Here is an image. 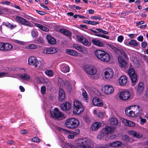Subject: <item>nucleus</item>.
<instances>
[{
  "instance_id": "obj_1",
  "label": "nucleus",
  "mask_w": 148,
  "mask_h": 148,
  "mask_svg": "<svg viewBox=\"0 0 148 148\" xmlns=\"http://www.w3.org/2000/svg\"><path fill=\"white\" fill-rule=\"evenodd\" d=\"M79 124V121L75 118H70L66 121L65 125L68 128L74 129L77 127Z\"/></svg>"
},
{
  "instance_id": "obj_2",
  "label": "nucleus",
  "mask_w": 148,
  "mask_h": 148,
  "mask_svg": "<svg viewBox=\"0 0 148 148\" xmlns=\"http://www.w3.org/2000/svg\"><path fill=\"white\" fill-rule=\"evenodd\" d=\"M91 143L90 140L87 138H84L79 141L76 144L77 148H90Z\"/></svg>"
},
{
  "instance_id": "obj_3",
  "label": "nucleus",
  "mask_w": 148,
  "mask_h": 148,
  "mask_svg": "<svg viewBox=\"0 0 148 148\" xmlns=\"http://www.w3.org/2000/svg\"><path fill=\"white\" fill-rule=\"evenodd\" d=\"M51 114L53 118L58 120H62L65 118L63 116L64 114L57 108H55L53 111L51 112Z\"/></svg>"
},
{
  "instance_id": "obj_4",
  "label": "nucleus",
  "mask_w": 148,
  "mask_h": 148,
  "mask_svg": "<svg viewBox=\"0 0 148 148\" xmlns=\"http://www.w3.org/2000/svg\"><path fill=\"white\" fill-rule=\"evenodd\" d=\"M73 107L74 110L73 112L75 114L80 113L84 110L82 103L77 100H75L74 101Z\"/></svg>"
},
{
  "instance_id": "obj_5",
  "label": "nucleus",
  "mask_w": 148,
  "mask_h": 148,
  "mask_svg": "<svg viewBox=\"0 0 148 148\" xmlns=\"http://www.w3.org/2000/svg\"><path fill=\"white\" fill-rule=\"evenodd\" d=\"M137 110H136V111H133L132 110H131L129 108H126L125 110V112L126 114L130 116V117H134L135 116L136 114L137 115H140V114L139 109L138 108L139 107L138 106H137L136 107Z\"/></svg>"
},
{
  "instance_id": "obj_6",
  "label": "nucleus",
  "mask_w": 148,
  "mask_h": 148,
  "mask_svg": "<svg viewBox=\"0 0 148 148\" xmlns=\"http://www.w3.org/2000/svg\"><path fill=\"white\" fill-rule=\"evenodd\" d=\"M102 90L105 94L109 95L113 92L114 89L112 86L107 85L103 87Z\"/></svg>"
},
{
  "instance_id": "obj_7",
  "label": "nucleus",
  "mask_w": 148,
  "mask_h": 148,
  "mask_svg": "<svg viewBox=\"0 0 148 148\" xmlns=\"http://www.w3.org/2000/svg\"><path fill=\"white\" fill-rule=\"evenodd\" d=\"M114 72L112 69L110 68H108L104 72L105 79L110 80L113 77Z\"/></svg>"
},
{
  "instance_id": "obj_8",
  "label": "nucleus",
  "mask_w": 148,
  "mask_h": 148,
  "mask_svg": "<svg viewBox=\"0 0 148 148\" xmlns=\"http://www.w3.org/2000/svg\"><path fill=\"white\" fill-rule=\"evenodd\" d=\"M16 19L23 25L29 27L31 26V24L28 21L20 16H16Z\"/></svg>"
},
{
  "instance_id": "obj_9",
  "label": "nucleus",
  "mask_w": 148,
  "mask_h": 148,
  "mask_svg": "<svg viewBox=\"0 0 148 148\" xmlns=\"http://www.w3.org/2000/svg\"><path fill=\"white\" fill-rule=\"evenodd\" d=\"M130 96V93L127 91L122 92H120L119 95V97L122 100H126L129 98Z\"/></svg>"
},
{
  "instance_id": "obj_10",
  "label": "nucleus",
  "mask_w": 148,
  "mask_h": 148,
  "mask_svg": "<svg viewBox=\"0 0 148 148\" xmlns=\"http://www.w3.org/2000/svg\"><path fill=\"white\" fill-rule=\"evenodd\" d=\"M84 70L88 74L91 75H93L95 74L97 72L96 69L94 67H89L88 68H86Z\"/></svg>"
},
{
  "instance_id": "obj_11",
  "label": "nucleus",
  "mask_w": 148,
  "mask_h": 148,
  "mask_svg": "<svg viewBox=\"0 0 148 148\" xmlns=\"http://www.w3.org/2000/svg\"><path fill=\"white\" fill-rule=\"evenodd\" d=\"M92 102L93 104L96 106L101 107L103 105L101 100L97 97H95L93 99Z\"/></svg>"
},
{
  "instance_id": "obj_12",
  "label": "nucleus",
  "mask_w": 148,
  "mask_h": 148,
  "mask_svg": "<svg viewBox=\"0 0 148 148\" xmlns=\"http://www.w3.org/2000/svg\"><path fill=\"white\" fill-rule=\"evenodd\" d=\"M77 38L79 41L81 42L85 46H90L88 40L84 37L81 36H77Z\"/></svg>"
},
{
  "instance_id": "obj_13",
  "label": "nucleus",
  "mask_w": 148,
  "mask_h": 148,
  "mask_svg": "<svg viewBox=\"0 0 148 148\" xmlns=\"http://www.w3.org/2000/svg\"><path fill=\"white\" fill-rule=\"evenodd\" d=\"M118 60L120 66L121 67L125 68L127 64V62L120 56H118Z\"/></svg>"
},
{
  "instance_id": "obj_14",
  "label": "nucleus",
  "mask_w": 148,
  "mask_h": 148,
  "mask_svg": "<svg viewBox=\"0 0 148 148\" xmlns=\"http://www.w3.org/2000/svg\"><path fill=\"white\" fill-rule=\"evenodd\" d=\"M60 107L61 110L63 111L68 110L71 108V104L68 102H66L61 104Z\"/></svg>"
},
{
  "instance_id": "obj_15",
  "label": "nucleus",
  "mask_w": 148,
  "mask_h": 148,
  "mask_svg": "<svg viewBox=\"0 0 148 148\" xmlns=\"http://www.w3.org/2000/svg\"><path fill=\"white\" fill-rule=\"evenodd\" d=\"M136 90L139 93H141L144 90V84L142 82L139 83L136 86Z\"/></svg>"
},
{
  "instance_id": "obj_16",
  "label": "nucleus",
  "mask_w": 148,
  "mask_h": 148,
  "mask_svg": "<svg viewBox=\"0 0 148 148\" xmlns=\"http://www.w3.org/2000/svg\"><path fill=\"white\" fill-rule=\"evenodd\" d=\"M127 77L125 76H121L119 79V83L121 86H124L127 83Z\"/></svg>"
},
{
  "instance_id": "obj_17",
  "label": "nucleus",
  "mask_w": 148,
  "mask_h": 148,
  "mask_svg": "<svg viewBox=\"0 0 148 148\" xmlns=\"http://www.w3.org/2000/svg\"><path fill=\"white\" fill-rule=\"evenodd\" d=\"M105 52V51L102 50H97L95 51L94 53L97 58L100 60Z\"/></svg>"
},
{
  "instance_id": "obj_18",
  "label": "nucleus",
  "mask_w": 148,
  "mask_h": 148,
  "mask_svg": "<svg viewBox=\"0 0 148 148\" xmlns=\"http://www.w3.org/2000/svg\"><path fill=\"white\" fill-rule=\"evenodd\" d=\"M105 53L100 60L104 62H108L110 60V55L109 53L106 51Z\"/></svg>"
},
{
  "instance_id": "obj_19",
  "label": "nucleus",
  "mask_w": 148,
  "mask_h": 148,
  "mask_svg": "<svg viewBox=\"0 0 148 148\" xmlns=\"http://www.w3.org/2000/svg\"><path fill=\"white\" fill-rule=\"evenodd\" d=\"M58 49L55 48H48L45 50L44 52L47 54H53L56 53Z\"/></svg>"
},
{
  "instance_id": "obj_20",
  "label": "nucleus",
  "mask_w": 148,
  "mask_h": 148,
  "mask_svg": "<svg viewBox=\"0 0 148 148\" xmlns=\"http://www.w3.org/2000/svg\"><path fill=\"white\" fill-rule=\"evenodd\" d=\"M37 59L36 57L34 56L31 57L28 59V64L32 65L35 66L37 62Z\"/></svg>"
},
{
  "instance_id": "obj_21",
  "label": "nucleus",
  "mask_w": 148,
  "mask_h": 148,
  "mask_svg": "<svg viewBox=\"0 0 148 148\" xmlns=\"http://www.w3.org/2000/svg\"><path fill=\"white\" fill-rule=\"evenodd\" d=\"M46 38L49 44L55 45L56 43V39L50 35H47Z\"/></svg>"
},
{
  "instance_id": "obj_22",
  "label": "nucleus",
  "mask_w": 148,
  "mask_h": 148,
  "mask_svg": "<svg viewBox=\"0 0 148 148\" xmlns=\"http://www.w3.org/2000/svg\"><path fill=\"white\" fill-rule=\"evenodd\" d=\"M101 123L96 122L93 123L91 126V130L95 131L98 130L101 125Z\"/></svg>"
},
{
  "instance_id": "obj_23",
  "label": "nucleus",
  "mask_w": 148,
  "mask_h": 148,
  "mask_svg": "<svg viewBox=\"0 0 148 148\" xmlns=\"http://www.w3.org/2000/svg\"><path fill=\"white\" fill-rule=\"evenodd\" d=\"M59 100L60 101H63L65 97V94L63 90L60 88L59 91Z\"/></svg>"
},
{
  "instance_id": "obj_24",
  "label": "nucleus",
  "mask_w": 148,
  "mask_h": 148,
  "mask_svg": "<svg viewBox=\"0 0 148 148\" xmlns=\"http://www.w3.org/2000/svg\"><path fill=\"white\" fill-rule=\"evenodd\" d=\"M114 128L112 126H109L105 127L104 129H103L104 131H105L106 134H109L112 133L114 130Z\"/></svg>"
},
{
  "instance_id": "obj_25",
  "label": "nucleus",
  "mask_w": 148,
  "mask_h": 148,
  "mask_svg": "<svg viewBox=\"0 0 148 148\" xmlns=\"http://www.w3.org/2000/svg\"><path fill=\"white\" fill-rule=\"evenodd\" d=\"M122 145V143L119 141H116L110 143V146L112 147H118Z\"/></svg>"
},
{
  "instance_id": "obj_26",
  "label": "nucleus",
  "mask_w": 148,
  "mask_h": 148,
  "mask_svg": "<svg viewBox=\"0 0 148 148\" xmlns=\"http://www.w3.org/2000/svg\"><path fill=\"white\" fill-rule=\"evenodd\" d=\"M92 42L94 45L98 47H102L103 45V43L95 39H92Z\"/></svg>"
},
{
  "instance_id": "obj_27",
  "label": "nucleus",
  "mask_w": 148,
  "mask_h": 148,
  "mask_svg": "<svg viewBox=\"0 0 148 148\" xmlns=\"http://www.w3.org/2000/svg\"><path fill=\"white\" fill-rule=\"evenodd\" d=\"M122 121L124 123H125V125L129 127H133L135 125V123L125 119H123Z\"/></svg>"
},
{
  "instance_id": "obj_28",
  "label": "nucleus",
  "mask_w": 148,
  "mask_h": 148,
  "mask_svg": "<svg viewBox=\"0 0 148 148\" xmlns=\"http://www.w3.org/2000/svg\"><path fill=\"white\" fill-rule=\"evenodd\" d=\"M105 132V131H104L103 129L101 131L100 133L97 136V138L100 140L103 139V138H106V136L107 134Z\"/></svg>"
},
{
  "instance_id": "obj_29",
  "label": "nucleus",
  "mask_w": 148,
  "mask_h": 148,
  "mask_svg": "<svg viewBox=\"0 0 148 148\" xmlns=\"http://www.w3.org/2000/svg\"><path fill=\"white\" fill-rule=\"evenodd\" d=\"M34 25L38 27L40 29L43 31L47 32L49 30V29L48 28L45 27V26H42L39 24L35 23Z\"/></svg>"
},
{
  "instance_id": "obj_30",
  "label": "nucleus",
  "mask_w": 148,
  "mask_h": 148,
  "mask_svg": "<svg viewBox=\"0 0 148 148\" xmlns=\"http://www.w3.org/2000/svg\"><path fill=\"white\" fill-rule=\"evenodd\" d=\"M4 51H10L13 48L12 46L8 43H4Z\"/></svg>"
},
{
  "instance_id": "obj_31",
  "label": "nucleus",
  "mask_w": 148,
  "mask_h": 148,
  "mask_svg": "<svg viewBox=\"0 0 148 148\" xmlns=\"http://www.w3.org/2000/svg\"><path fill=\"white\" fill-rule=\"evenodd\" d=\"M132 83V86H134L135 85V83L137 82V74H134L132 76L130 77Z\"/></svg>"
},
{
  "instance_id": "obj_32",
  "label": "nucleus",
  "mask_w": 148,
  "mask_h": 148,
  "mask_svg": "<svg viewBox=\"0 0 148 148\" xmlns=\"http://www.w3.org/2000/svg\"><path fill=\"white\" fill-rule=\"evenodd\" d=\"M66 51L67 53L72 56H76L78 55V53L76 51L72 49H67Z\"/></svg>"
},
{
  "instance_id": "obj_33",
  "label": "nucleus",
  "mask_w": 148,
  "mask_h": 148,
  "mask_svg": "<svg viewBox=\"0 0 148 148\" xmlns=\"http://www.w3.org/2000/svg\"><path fill=\"white\" fill-rule=\"evenodd\" d=\"M44 65V62L43 61H37L35 67H38V69H42Z\"/></svg>"
},
{
  "instance_id": "obj_34",
  "label": "nucleus",
  "mask_w": 148,
  "mask_h": 148,
  "mask_svg": "<svg viewBox=\"0 0 148 148\" xmlns=\"http://www.w3.org/2000/svg\"><path fill=\"white\" fill-rule=\"evenodd\" d=\"M19 77L22 78L24 80H29L30 79L29 75L27 74H19Z\"/></svg>"
},
{
  "instance_id": "obj_35",
  "label": "nucleus",
  "mask_w": 148,
  "mask_h": 148,
  "mask_svg": "<svg viewBox=\"0 0 148 148\" xmlns=\"http://www.w3.org/2000/svg\"><path fill=\"white\" fill-rule=\"evenodd\" d=\"M131 134L132 135L137 138H140L142 136V134H140L139 133L134 131H132L131 132Z\"/></svg>"
},
{
  "instance_id": "obj_36",
  "label": "nucleus",
  "mask_w": 148,
  "mask_h": 148,
  "mask_svg": "<svg viewBox=\"0 0 148 148\" xmlns=\"http://www.w3.org/2000/svg\"><path fill=\"white\" fill-rule=\"evenodd\" d=\"M110 123L111 125H117L118 124V121L115 118H112L110 119Z\"/></svg>"
},
{
  "instance_id": "obj_37",
  "label": "nucleus",
  "mask_w": 148,
  "mask_h": 148,
  "mask_svg": "<svg viewBox=\"0 0 148 148\" xmlns=\"http://www.w3.org/2000/svg\"><path fill=\"white\" fill-rule=\"evenodd\" d=\"M128 73L130 77L132 76L134 74H137L135 72L134 70V69L132 68H130L129 69Z\"/></svg>"
},
{
  "instance_id": "obj_38",
  "label": "nucleus",
  "mask_w": 148,
  "mask_h": 148,
  "mask_svg": "<svg viewBox=\"0 0 148 148\" xmlns=\"http://www.w3.org/2000/svg\"><path fill=\"white\" fill-rule=\"evenodd\" d=\"M133 62L134 65L136 67L139 66V62L138 59L136 58H134L133 60Z\"/></svg>"
},
{
  "instance_id": "obj_39",
  "label": "nucleus",
  "mask_w": 148,
  "mask_h": 148,
  "mask_svg": "<svg viewBox=\"0 0 148 148\" xmlns=\"http://www.w3.org/2000/svg\"><path fill=\"white\" fill-rule=\"evenodd\" d=\"M45 74L49 77H52L53 75V73L51 70H47L45 71Z\"/></svg>"
},
{
  "instance_id": "obj_40",
  "label": "nucleus",
  "mask_w": 148,
  "mask_h": 148,
  "mask_svg": "<svg viewBox=\"0 0 148 148\" xmlns=\"http://www.w3.org/2000/svg\"><path fill=\"white\" fill-rule=\"evenodd\" d=\"M128 44L130 45H132L134 46H137L138 44L136 40H132Z\"/></svg>"
},
{
  "instance_id": "obj_41",
  "label": "nucleus",
  "mask_w": 148,
  "mask_h": 148,
  "mask_svg": "<svg viewBox=\"0 0 148 148\" xmlns=\"http://www.w3.org/2000/svg\"><path fill=\"white\" fill-rule=\"evenodd\" d=\"M4 25L12 29H14L16 26V25H12L8 22L5 23Z\"/></svg>"
},
{
  "instance_id": "obj_42",
  "label": "nucleus",
  "mask_w": 148,
  "mask_h": 148,
  "mask_svg": "<svg viewBox=\"0 0 148 148\" xmlns=\"http://www.w3.org/2000/svg\"><path fill=\"white\" fill-rule=\"evenodd\" d=\"M140 115H138L139 116V118L140 119V123L141 124H143L144 123L146 122V119L143 118L141 116L142 114V113L141 111H140Z\"/></svg>"
},
{
  "instance_id": "obj_43",
  "label": "nucleus",
  "mask_w": 148,
  "mask_h": 148,
  "mask_svg": "<svg viewBox=\"0 0 148 148\" xmlns=\"http://www.w3.org/2000/svg\"><path fill=\"white\" fill-rule=\"evenodd\" d=\"M69 67L67 66H64L61 69V71L64 73L69 72Z\"/></svg>"
},
{
  "instance_id": "obj_44",
  "label": "nucleus",
  "mask_w": 148,
  "mask_h": 148,
  "mask_svg": "<svg viewBox=\"0 0 148 148\" xmlns=\"http://www.w3.org/2000/svg\"><path fill=\"white\" fill-rule=\"evenodd\" d=\"M109 46L117 54H119V49H117L115 47L111 45H110Z\"/></svg>"
},
{
  "instance_id": "obj_45",
  "label": "nucleus",
  "mask_w": 148,
  "mask_h": 148,
  "mask_svg": "<svg viewBox=\"0 0 148 148\" xmlns=\"http://www.w3.org/2000/svg\"><path fill=\"white\" fill-rule=\"evenodd\" d=\"M65 86L69 91H70L72 89L71 86L69 82H66Z\"/></svg>"
},
{
  "instance_id": "obj_46",
  "label": "nucleus",
  "mask_w": 148,
  "mask_h": 148,
  "mask_svg": "<svg viewBox=\"0 0 148 148\" xmlns=\"http://www.w3.org/2000/svg\"><path fill=\"white\" fill-rule=\"evenodd\" d=\"M116 136L115 135H112V136L111 135H109V134L107 135L106 137V139L108 140V139H113L116 137Z\"/></svg>"
},
{
  "instance_id": "obj_47",
  "label": "nucleus",
  "mask_w": 148,
  "mask_h": 148,
  "mask_svg": "<svg viewBox=\"0 0 148 148\" xmlns=\"http://www.w3.org/2000/svg\"><path fill=\"white\" fill-rule=\"evenodd\" d=\"M97 116L100 118H102L103 116V113L101 112H98L96 114Z\"/></svg>"
},
{
  "instance_id": "obj_48",
  "label": "nucleus",
  "mask_w": 148,
  "mask_h": 148,
  "mask_svg": "<svg viewBox=\"0 0 148 148\" xmlns=\"http://www.w3.org/2000/svg\"><path fill=\"white\" fill-rule=\"evenodd\" d=\"M121 138L123 140H125L127 142L129 140V138L128 136L126 135H122Z\"/></svg>"
},
{
  "instance_id": "obj_49",
  "label": "nucleus",
  "mask_w": 148,
  "mask_h": 148,
  "mask_svg": "<svg viewBox=\"0 0 148 148\" xmlns=\"http://www.w3.org/2000/svg\"><path fill=\"white\" fill-rule=\"evenodd\" d=\"M32 140L33 142L36 143H39L40 142V139L37 137H33Z\"/></svg>"
},
{
  "instance_id": "obj_50",
  "label": "nucleus",
  "mask_w": 148,
  "mask_h": 148,
  "mask_svg": "<svg viewBox=\"0 0 148 148\" xmlns=\"http://www.w3.org/2000/svg\"><path fill=\"white\" fill-rule=\"evenodd\" d=\"M46 87L45 86H43L41 87V92L42 94H44L45 93L46 91Z\"/></svg>"
},
{
  "instance_id": "obj_51",
  "label": "nucleus",
  "mask_w": 148,
  "mask_h": 148,
  "mask_svg": "<svg viewBox=\"0 0 148 148\" xmlns=\"http://www.w3.org/2000/svg\"><path fill=\"white\" fill-rule=\"evenodd\" d=\"M36 48V46L34 44H31L28 45V48L30 49H34Z\"/></svg>"
},
{
  "instance_id": "obj_52",
  "label": "nucleus",
  "mask_w": 148,
  "mask_h": 148,
  "mask_svg": "<svg viewBox=\"0 0 148 148\" xmlns=\"http://www.w3.org/2000/svg\"><path fill=\"white\" fill-rule=\"evenodd\" d=\"M82 93L83 96L86 99V100H87V98H88V96L85 90H83Z\"/></svg>"
},
{
  "instance_id": "obj_53",
  "label": "nucleus",
  "mask_w": 148,
  "mask_h": 148,
  "mask_svg": "<svg viewBox=\"0 0 148 148\" xmlns=\"http://www.w3.org/2000/svg\"><path fill=\"white\" fill-rule=\"evenodd\" d=\"M14 42L21 45H24L25 44L24 42L17 40H14Z\"/></svg>"
},
{
  "instance_id": "obj_54",
  "label": "nucleus",
  "mask_w": 148,
  "mask_h": 148,
  "mask_svg": "<svg viewBox=\"0 0 148 148\" xmlns=\"http://www.w3.org/2000/svg\"><path fill=\"white\" fill-rule=\"evenodd\" d=\"M64 34L67 36L69 37L71 36V34L70 32L69 31L66 30Z\"/></svg>"
},
{
  "instance_id": "obj_55",
  "label": "nucleus",
  "mask_w": 148,
  "mask_h": 148,
  "mask_svg": "<svg viewBox=\"0 0 148 148\" xmlns=\"http://www.w3.org/2000/svg\"><path fill=\"white\" fill-rule=\"evenodd\" d=\"M123 39V37L122 35L119 36L117 38L118 41L120 42H122Z\"/></svg>"
},
{
  "instance_id": "obj_56",
  "label": "nucleus",
  "mask_w": 148,
  "mask_h": 148,
  "mask_svg": "<svg viewBox=\"0 0 148 148\" xmlns=\"http://www.w3.org/2000/svg\"><path fill=\"white\" fill-rule=\"evenodd\" d=\"M37 42L39 44H43V38L41 37L38 38L37 40Z\"/></svg>"
},
{
  "instance_id": "obj_57",
  "label": "nucleus",
  "mask_w": 148,
  "mask_h": 148,
  "mask_svg": "<svg viewBox=\"0 0 148 148\" xmlns=\"http://www.w3.org/2000/svg\"><path fill=\"white\" fill-rule=\"evenodd\" d=\"M4 43L0 42V50L4 51Z\"/></svg>"
},
{
  "instance_id": "obj_58",
  "label": "nucleus",
  "mask_w": 148,
  "mask_h": 148,
  "mask_svg": "<svg viewBox=\"0 0 148 148\" xmlns=\"http://www.w3.org/2000/svg\"><path fill=\"white\" fill-rule=\"evenodd\" d=\"M36 12L39 14L43 15L45 14V12L42 11H40L37 10H36Z\"/></svg>"
},
{
  "instance_id": "obj_59",
  "label": "nucleus",
  "mask_w": 148,
  "mask_h": 148,
  "mask_svg": "<svg viewBox=\"0 0 148 148\" xmlns=\"http://www.w3.org/2000/svg\"><path fill=\"white\" fill-rule=\"evenodd\" d=\"M137 40L140 41H143V38L142 36H139L137 38Z\"/></svg>"
},
{
  "instance_id": "obj_60",
  "label": "nucleus",
  "mask_w": 148,
  "mask_h": 148,
  "mask_svg": "<svg viewBox=\"0 0 148 148\" xmlns=\"http://www.w3.org/2000/svg\"><path fill=\"white\" fill-rule=\"evenodd\" d=\"M98 24L99 23L98 22L90 21L89 24L95 25Z\"/></svg>"
},
{
  "instance_id": "obj_61",
  "label": "nucleus",
  "mask_w": 148,
  "mask_h": 148,
  "mask_svg": "<svg viewBox=\"0 0 148 148\" xmlns=\"http://www.w3.org/2000/svg\"><path fill=\"white\" fill-rule=\"evenodd\" d=\"M82 53L84 54H87L88 53V51L87 49L84 47V48L83 49V51Z\"/></svg>"
},
{
  "instance_id": "obj_62",
  "label": "nucleus",
  "mask_w": 148,
  "mask_h": 148,
  "mask_svg": "<svg viewBox=\"0 0 148 148\" xmlns=\"http://www.w3.org/2000/svg\"><path fill=\"white\" fill-rule=\"evenodd\" d=\"M8 74L7 72H1L0 73V77H2L3 76L7 75Z\"/></svg>"
},
{
  "instance_id": "obj_63",
  "label": "nucleus",
  "mask_w": 148,
  "mask_h": 148,
  "mask_svg": "<svg viewBox=\"0 0 148 148\" xmlns=\"http://www.w3.org/2000/svg\"><path fill=\"white\" fill-rule=\"evenodd\" d=\"M31 34L33 37H36V34L34 31H32L31 32Z\"/></svg>"
},
{
  "instance_id": "obj_64",
  "label": "nucleus",
  "mask_w": 148,
  "mask_h": 148,
  "mask_svg": "<svg viewBox=\"0 0 148 148\" xmlns=\"http://www.w3.org/2000/svg\"><path fill=\"white\" fill-rule=\"evenodd\" d=\"M144 22L143 21H141L139 22L136 23V25L137 26H138L139 25L143 24L144 23Z\"/></svg>"
}]
</instances>
